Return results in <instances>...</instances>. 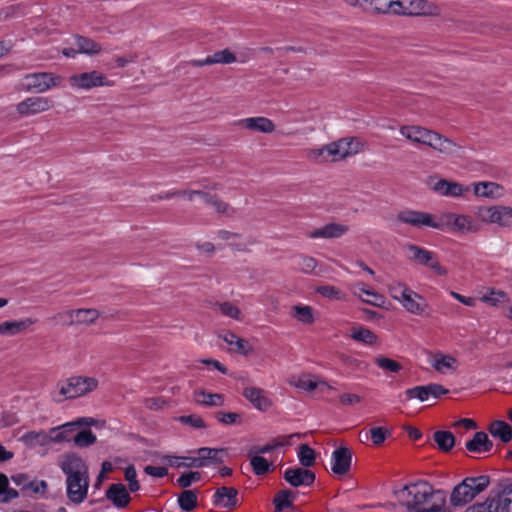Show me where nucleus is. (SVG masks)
<instances>
[{
	"label": "nucleus",
	"instance_id": "obj_1",
	"mask_svg": "<svg viewBox=\"0 0 512 512\" xmlns=\"http://www.w3.org/2000/svg\"><path fill=\"white\" fill-rule=\"evenodd\" d=\"M393 494L409 512H449L447 493L427 481L407 484Z\"/></svg>",
	"mask_w": 512,
	"mask_h": 512
},
{
	"label": "nucleus",
	"instance_id": "obj_2",
	"mask_svg": "<svg viewBox=\"0 0 512 512\" xmlns=\"http://www.w3.org/2000/svg\"><path fill=\"white\" fill-rule=\"evenodd\" d=\"M58 466L66 476V495L68 500L80 505L85 501L89 490V471L86 462L74 452L62 454Z\"/></svg>",
	"mask_w": 512,
	"mask_h": 512
},
{
	"label": "nucleus",
	"instance_id": "obj_3",
	"mask_svg": "<svg viewBox=\"0 0 512 512\" xmlns=\"http://www.w3.org/2000/svg\"><path fill=\"white\" fill-rule=\"evenodd\" d=\"M399 133L412 144L428 146L447 156H457L461 150L453 140L419 125H403Z\"/></svg>",
	"mask_w": 512,
	"mask_h": 512
},
{
	"label": "nucleus",
	"instance_id": "obj_4",
	"mask_svg": "<svg viewBox=\"0 0 512 512\" xmlns=\"http://www.w3.org/2000/svg\"><path fill=\"white\" fill-rule=\"evenodd\" d=\"M98 386L96 377L74 375L58 381L51 392V398L55 403L75 400L94 392Z\"/></svg>",
	"mask_w": 512,
	"mask_h": 512
},
{
	"label": "nucleus",
	"instance_id": "obj_5",
	"mask_svg": "<svg viewBox=\"0 0 512 512\" xmlns=\"http://www.w3.org/2000/svg\"><path fill=\"white\" fill-rule=\"evenodd\" d=\"M403 249L406 259L410 262L430 268L437 276L448 275L447 268L440 263L435 252L415 244H406Z\"/></svg>",
	"mask_w": 512,
	"mask_h": 512
},
{
	"label": "nucleus",
	"instance_id": "obj_6",
	"mask_svg": "<svg viewBox=\"0 0 512 512\" xmlns=\"http://www.w3.org/2000/svg\"><path fill=\"white\" fill-rule=\"evenodd\" d=\"M403 249L406 259L410 262L430 268L437 276L448 275L447 268L440 263L435 252L415 244H406Z\"/></svg>",
	"mask_w": 512,
	"mask_h": 512
},
{
	"label": "nucleus",
	"instance_id": "obj_7",
	"mask_svg": "<svg viewBox=\"0 0 512 512\" xmlns=\"http://www.w3.org/2000/svg\"><path fill=\"white\" fill-rule=\"evenodd\" d=\"M97 420L92 417H79L50 429L51 443H63L73 440L77 428L95 426Z\"/></svg>",
	"mask_w": 512,
	"mask_h": 512
},
{
	"label": "nucleus",
	"instance_id": "obj_8",
	"mask_svg": "<svg viewBox=\"0 0 512 512\" xmlns=\"http://www.w3.org/2000/svg\"><path fill=\"white\" fill-rule=\"evenodd\" d=\"M172 196H181L187 198L189 201H194L196 197H199L203 203L209 205L214 208V210L224 216H233L235 214V209L230 207V205L223 200L219 199L217 196L210 194L207 191L202 190H183L178 191L172 194Z\"/></svg>",
	"mask_w": 512,
	"mask_h": 512
},
{
	"label": "nucleus",
	"instance_id": "obj_9",
	"mask_svg": "<svg viewBox=\"0 0 512 512\" xmlns=\"http://www.w3.org/2000/svg\"><path fill=\"white\" fill-rule=\"evenodd\" d=\"M68 83L75 90H91L112 85L103 73L96 70L73 74L68 78Z\"/></svg>",
	"mask_w": 512,
	"mask_h": 512
},
{
	"label": "nucleus",
	"instance_id": "obj_10",
	"mask_svg": "<svg viewBox=\"0 0 512 512\" xmlns=\"http://www.w3.org/2000/svg\"><path fill=\"white\" fill-rule=\"evenodd\" d=\"M478 217L485 224H496L500 227L512 226V207L493 205L478 209Z\"/></svg>",
	"mask_w": 512,
	"mask_h": 512
},
{
	"label": "nucleus",
	"instance_id": "obj_11",
	"mask_svg": "<svg viewBox=\"0 0 512 512\" xmlns=\"http://www.w3.org/2000/svg\"><path fill=\"white\" fill-rule=\"evenodd\" d=\"M439 224H442V229H449L452 232L460 234H469L478 231V225L469 215L446 213L439 220Z\"/></svg>",
	"mask_w": 512,
	"mask_h": 512
},
{
	"label": "nucleus",
	"instance_id": "obj_12",
	"mask_svg": "<svg viewBox=\"0 0 512 512\" xmlns=\"http://www.w3.org/2000/svg\"><path fill=\"white\" fill-rule=\"evenodd\" d=\"M54 106L51 98L30 96L19 102L15 109L21 117H31L49 111Z\"/></svg>",
	"mask_w": 512,
	"mask_h": 512
},
{
	"label": "nucleus",
	"instance_id": "obj_13",
	"mask_svg": "<svg viewBox=\"0 0 512 512\" xmlns=\"http://www.w3.org/2000/svg\"><path fill=\"white\" fill-rule=\"evenodd\" d=\"M362 143L355 138L346 137L329 143V154L332 162H338L362 151Z\"/></svg>",
	"mask_w": 512,
	"mask_h": 512
},
{
	"label": "nucleus",
	"instance_id": "obj_14",
	"mask_svg": "<svg viewBox=\"0 0 512 512\" xmlns=\"http://www.w3.org/2000/svg\"><path fill=\"white\" fill-rule=\"evenodd\" d=\"M26 84V91H33L36 93H44L53 87L58 86L62 77L48 72H39L27 74L24 77Z\"/></svg>",
	"mask_w": 512,
	"mask_h": 512
},
{
	"label": "nucleus",
	"instance_id": "obj_15",
	"mask_svg": "<svg viewBox=\"0 0 512 512\" xmlns=\"http://www.w3.org/2000/svg\"><path fill=\"white\" fill-rule=\"evenodd\" d=\"M100 316L98 310L93 308L67 310L56 315V318L64 325H89L93 324Z\"/></svg>",
	"mask_w": 512,
	"mask_h": 512
},
{
	"label": "nucleus",
	"instance_id": "obj_16",
	"mask_svg": "<svg viewBox=\"0 0 512 512\" xmlns=\"http://www.w3.org/2000/svg\"><path fill=\"white\" fill-rule=\"evenodd\" d=\"M397 220L414 227H431L441 230L442 224L431 214L415 210H404L397 214Z\"/></svg>",
	"mask_w": 512,
	"mask_h": 512
},
{
	"label": "nucleus",
	"instance_id": "obj_17",
	"mask_svg": "<svg viewBox=\"0 0 512 512\" xmlns=\"http://www.w3.org/2000/svg\"><path fill=\"white\" fill-rule=\"evenodd\" d=\"M390 14L419 16L431 14L426 0H392Z\"/></svg>",
	"mask_w": 512,
	"mask_h": 512
},
{
	"label": "nucleus",
	"instance_id": "obj_18",
	"mask_svg": "<svg viewBox=\"0 0 512 512\" xmlns=\"http://www.w3.org/2000/svg\"><path fill=\"white\" fill-rule=\"evenodd\" d=\"M449 392L447 388L437 383H430L427 385H419L409 388L405 391L406 400L417 399L420 402L428 401L429 399H438L442 395Z\"/></svg>",
	"mask_w": 512,
	"mask_h": 512
},
{
	"label": "nucleus",
	"instance_id": "obj_19",
	"mask_svg": "<svg viewBox=\"0 0 512 512\" xmlns=\"http://www.w3.org/2000/svg\"><path fill=\"white\" fill-rule=\"evenodd\" d=\"M191 453L197 455L199 467L203 468L223 463L227 450L224 448L201 447L191 451Z\"/></svg>",
	"mask_w": 512,
	"mask_h": 512
},
{
	"label": "nucleus",
	"instance_id": "obj_20",
	"mask_svg": "<svg viewBox=\"0 0 512 512\" xmlns=\"http://www.w3.org/2000/svg\"><path fill=\"white\" fill-rule=\"evenodd\" d=\"M429 363L436 372L443 375L455 373L459 367V361L454 356L440 351L431 356Z\"/></svg>",
	"mask_w": 512,
	"mask_h": 512
},
{
	"label": "nucleus",
	"instance_id": "obj_21",
	"mask_svg": "<svg viewBox=\"0 0 512 512\" xmlns=\"http://www.w3.org/2000/svg\"><path fill=\"white\" fill-rule=\"evenodd\" d=\"M496 509L501 512H512V483H500L491 491Z\"/></svg>",
	"mask_w": 512,
	"mask_h": 512
},
{
	"label": "nucleus",
	"instance_id": "obj_22",
	"mask_svg": "<svg viewBox=\"0 0 512 512\" xmlns=\"http://www.w3.org/2000/svg\"><path fill=\"white\" fill-rule=\"evenodd\" d=\"M235 125L249 131L265 134L272 133L275 130V124L273 121L264 116L239 119L235 122Z\"/></svg>",
	"mask_w": 512,
	"mask_h": 512
},
{
	"label": "nucleus",
	"instance_id": "obj_23",
	"mask_svg": "<svg viewBox=\"0 0 512 512\" xmlns=\"http://www.w3.org/2000/svg\"><path fill=\"white\" fill-rule=\"evenodd\" d=\"M346 4L371 14H390L392 0H343Z\"/></svg>",
	"mask_w": 512,
	"mask_h": 512
},
{
	"label": "nucleus",
	"instance_id": "obj_24",
	"mask_svg": "<svg viewBox=\"0 0 512 512\" xmlns=\"http://www.w3.org/2000/svg\"><path fill=\"white\" fill-rule=\"evenodd\" d=\"M352 454L349 448H336L331 456V470L336 475L346 474L351 467Z\"/></svg>",
	"mask_w": 512,
	"mask_h": 512
},
{
	"label": "nucleus",
	"instance_id": "obj_25",
	"mask_svg": "<svg viewBox=\"0 0 512 512\" xmlns=\"http://www.w3.org/2000/svg\"><path fill=\"white\" fill-rule=\"evenodd\" d=\"M289 384L295 388L303 391L311 392L317 388L332 389V386L326 381L320 380L317 376L311 374H302L298 376H292L289 379Z\"/></svg>",
	"mask_w": 512,
	"mask_h": 512
},
{
	"label": "nucleus",
	"instance_id": "obj_26",
	"mask_svg": "<svg viewBox=\"0 0 512 512\" xmlns=\"http://www.w3.org/2000/svg\"><path fill=\"white\" fill-rule=\"evenodd\" d=\"M218 237L227 243L231 249L239 252H248L250 246L256 243L253 237L244 238L240 234L232 233L226 230H220Z\"/></svg>",
	"mask_w": 512,
	"mask_h": 512
},
{
	"label": "nucleus",
	"instance_id": "obj_27",
	"mask_svg": "<svg viewBox=\"0 0 512 512\" xmlns=\"http://www.w3.org/2000/svg\"><path fill=\"white\" fill-rule=\"evenodd\" d=\"M348 231V226L340 223H328L306 233L310 239H332L339 238Z\"/></svg>",
	"mask_w": 512,
	"mask_h": 512
},
{
	"label": "nucleus",
	"instance_id": "obj_28",
	"mask_svg": "<svg viewBox=\"0 0 512 512\" xmlns=\"http://www.w3.org/2000/svg\"><path fill=\"white\" fill-rule=\"evenodd\" d=\"M284 479L293 487L310 486L315 481V474L304 468H288Z\"/></svg>",
	"mask_w": 512,
	"mask_h": 512
},
{
	"label": "nucleus",
	"instance_id": "obj_29",
	"mask_svg": "<svg viewBox=\"0 0 512 512\" xmlns=\"http://www.w3.org/2000/svg\"><path fill=\"white\" fill-rule=\"evenodd\" d=\"M243 396L252 406L262 412L267 411L272 406V401L266 396V392L258 387H246L243 390Z\"/></svg>",
	"mask_w": 512,
	"mask_h": 512
},
{
	"label": "nucleus",
	"instance_id": "obj_30",
	"mask_svg": "<svg viewBox=\"0 0 512 512\" xmlns=\"http://www.w3.org/2000/svg\"><path fill=\"white\" fill-rule=\"evenodd\" d=\"M475 196L489 199H499L504 196V187L496 182L482 181L472 184Z\"/></svg>",
	"mask_w": 512,
	"mask_h": 512
},
{
	"label": "nucleus",
	"instance_id": "obj_31",
	"mask_svg": "<svg viewBox=\"0 0 512 512\" xmlns=\"http://www.w3.org/2000/svg\"><path fill=\"white\" fill-rule=\"evenodd\" d=\"M433 190L446 197H462L470 190V188L458 182L440 179L433 184Z\"/></svg>",
	"mask_w": 512,
	"mask_h": 512
},
{
	"label": "nucleus",
	"instance_id": "obj_32",
	"mask_svg": "<svg viewBox=\"0 0 512 512\" xmlns=\"http://www.w3.org/2000/svg\"><path fill=\"white\" fill-rule=\"evenodd\" d=\"M400 304L407 312L414 315H423L428 308L424 297L411 289L407 294H404Z\"/></svg>",
	"mask_w": 512,
	"mask_h": 512
},
{
	"label": "nucleus",
	"instance_id": "obj_33",
	"mask_svg": "<svg viewBox=\"0 0 512 512\" xmlns=\"http://www.w3.org/2000/svg\"><path fill=\"white\" fill-rule=\"evenodd\" d=\"M300 436L301 435L299 433H293L290 435L279 436L277 438L272 439L269 443H267L265 445L252 447L249 450L248 454L252 455V454L271 453L278 448L290 446L292 444V439L299 438Z\"/></svg>",
	"mask_w": 512,
	"mask_h": 512
},
{
	"label": "nucleus",
	"instance_id": "obj_34",
	"mask_svg": "<svg viewBox=\"0 0 512 512\" xmlns=\"http://www.w3.org/2000/svg\"><path fill=\"white\" fill-rule=\"evenodd\" d=\"M477 495L468 484L466 479L456 485L450 495L451 504L455 507L464 506L472 501Z\"/></svg>",
	"mask_w": 512,
	"mask_h": 512
},
{
	"label": "nucleus",
	"instance_id": "obj_35",
	"mask_svg": "<svg viewBox=\"0 0 512 512\" xmlns=\"http://www.w3.org/2000/svg\"><path fill=\"white\" fill-rule=\"evenodd\" d=\"M219 337L229 346L230 351L234 353L247 356L253 351L251 344L247 340L233 332H225Z\"/></svg>",
	"mask_w": 512,
	"mask_h": 512
},
{
	"label": "nucleus",
	"instance_id": "obj_36",
	"mask_svg": "<svg viewBox=\"0 0 512 512\" xmlns=\"http://www.w3.org/2000/svg\"><path fill=\"white\" fill-rule=\"evenodd\" d=\"M105 495L116 508L126 507L131 499L125 485L122 483L110 485Z\"/></svg>",
	"mask_w": 512,
	"mask_h": 512
},
{
	"label": "nucleus",
	"instance_id": "obj_37",
	"mask_svg": "<svg viewBox=\"0 0 512 512\" xmlns=\"http://www.w3.org/2000/svg\"><path fill=\"white\" fill-rule=\"evenodd\" d=\"M465 448L471 453H488L493 448V443L485 432H476L472 439L465 443Z\"/></svg>",
	"mask_w": 512,
	"mask_h": 512
},
{
	"label": "nucleus",
	"instance_id": "obj_38",
	"mask_svg": "<svg viewBox=\"0 0 512 512\" xmlns=\"http://www.w3.org/2000/svg\"><path fill=\"white\" fill-rule=\"evenodd\" d=\"M352 290L355 295H358L362 301L374 305V306H382L385 301L383 295L370 290L366 287V285L362 282H356L352 285Z\"/></svg>",
	"mask_w": 512,
	"mask_h": 512
},
{
	"label": "nucleus",
	"instance_id": "obj_39",
	"mask_svg": "<svg viewBox=\"0 0 512 512\" xmlns=\"http://www.w3.org/2000/svg\"><path fill=\"white\" fill-rule=\"evenodd\" d=\"M188 456L163 455L161 461L173 468H200L196 454Z\"/></svg>",
	"mask_w": 512,
	"mask_h": 512
},
{
	"label": "nucleus",
	"instance_id": "obj_40",
	"mask_svg": "<svg viewBox=\"0 0 512 512\" xmlns=\"http://www.w3.org/2000/svg\"><path fill=\"white\" fill-rule=\"evenodd\" d=\"M35 321L31 318L5 321L0 323V335L15 336L27 330Z\"/></svg>",
	"mask_w": 512,
	"mask_h": 512
},
{
	"label": "nucleus",
	"instance_id": "obj_41",
	"mask_svg": "<svg viewBox=\"0 0 512 512\" xmlns=\"http://www.w3.org/2000/svg\"><path fill=\"white\" fill-rule=\"evenodd\" d=\"M237 490L230 487L218 488L214 494V503L225 508L234 507L237 504Z\"/></svg>",
	"mask_w": 512,
	"mask_h": 512
},
{
	"label": "nucleus",
	"instance_id": "obj_42",
	"mask_svg": "<svg viewBox=\"0 0 512 512\" xmlns=\"http://www.w3.org/2000/svg\"><path fill=\"white\" fill-rule=\"evenodd\" d=\"M20 440L29 447L47 446L51 444L50 431H29L23 434Z\"/></svg>",
	"mask_w": 512,
	"mask_h": 512
},
{
	"label": "nucleus",
	"instance_id": "obj_43",
	"mask_svg": "<svg viewBox=\"0 0 512 512\" xmlns=\"http://www.w3.org/2000/svg\"><path fill=\"white\" fill-rule=\"evenodd\" d=\"M488 430L493 437L498 438L503 443H508L512 440V427L504 421H493L489 425Z\"/></svg>",
	"mask_w": 512,
	"mask_h": 512
},
{
	"label": "nucleus",
	"instance_id": "obj_44",
	"mask_svg": "<svg viewBox=\"0 0 512 512\" xmlns=\"http://www.w3.org/2000/svg\"><path fill=\"white\" fill-rule=\"evenodd\" d=\"M350 337L354 341L363 343L365 345H373L378 340L377 335L372 330L364 326L353 327Z\"/></svg>",
	"mask_w": 512,
	"mask_h": 512
},
{
	"label": "nucleus",
	"instance_id": "obj_45",
	"mask_svg": "<svg viewBox=\"0 0 512 512\" xmlns=\"http://www.w3.org/2000/svg\"><path fill=\"white\" fill-rule=\"evenodd\" d=\"M194 399L198 404L219 407L224 404V396L218 393H209L205 390L196 391Z\"/></svg>",
	"mask_w": 512,
	"mask_h": 512
},
{
	"label": "nucleus",
	"instance_id": "obj_46",
	"mask_svg": "<svg viewBox=\"0 0 512 512\" xmlns=\"http://www.w3.org/2000/svg\"><path fill=\"white\" fill-rule=\"evenodd\" d=\"M75 43L78 47V52L80 54L92 56L99 54L102 50V47L99 43L83 36H75Z\"/></svg>",
	"mask_w": 512,
	"mask_h": 512
},
{
	"label": "nucleus",
	"instance_id": "obj_47",
	"mask_svg": "<svg viewBox=\"0 0 512 512\" xmlns=\"http://www.w3.org/2000/svg\"><path fill=\"white\" fill-rule=\"evenodd\" d=\"M373 361L384 373L398 374L403 369L401 363L384 355H377Z\"/></svg>",
	"mask_w": 512,
	"mask_h": 512
},
{
	"label": "nucleus",
	"instance_id": "obj_48",
	"mask_svg": "<svg viewBox=\"0 0 512 512\" xmlns=\"http://www.w3.org/2000/svg\"><path fill=\"white\" fill-rule=\"evenodd\" d=\"M292 316L300 323L310 325L314 322V309L309 305H294Z\"/></svg>",
	"mask_w": 512,
	"mask_h": 512
},
{
	"label": "nucleus",
	"instance_id": "obj_49",
	"mask_svg": "<svg viewBox=\"0 0 512 512\" xmlns=\"http://www.w3.org/2000/svg\"><path fill=\"white\" fill-rule=\"evenodd\" d=\"M433 438L438 448L443 452L450 451L455 445V437L450 431H436Z\"/></svg>",
	"mask_w": 512,
	"mask_h": 512
},
{
	"label": "nucleus",
	"instance_id": "obj_50",
	"mask_svg": "<svg viewBox=\"0 0 512 512\" xmlns=\"http://www.w3.org/2000/svg\"><path fill=\"white\" fill-rule=\"evenodd\" d=\"M249 456L251 457L250 465L255 475L261 476L270 471L272 464L266 458L261 456V454H252Z\"/></svg>",
	"mask_w": 512,
	"mask_h": 512
},
{
	"label": "nucleus",
	"instance_id": "obj_51",
	"mask_svg": "<svg viewBox=\"0 0 512 512\" xmlns=\"http://www.w3.org/2000/svg\"><path fill=\"white\" fill-rule=\"evenodd\" d=\"M178 505L183 511H192L197 506V493L193 490H184L178 496Z\"/></svg>",
	"mask_w": 512,
	"mask_h": 512
},
{
	"label": "nucleus",
	"instance_id": "obj_52",
	"mask_svg": "<svg viewBox=\"0 0 512 512\" xmlns=\"http://www.w3.org/2000/svg\"><path fill=\"white\" fill-rule=\"evenodd\" d=\"M19 496L18 492L9 487V480L5 474L0 473V502L7 503Z\"/></svg>",
	"mask_w": 512,
	"mask_h": 512
},
{
	"label": "nucleus",
	"instance_id": "obj_53",
	"mask_svg": "<svg viewBox=\"0 0 512 512\" xmlns=\"http://www.w3.org/2000/svg\"><path fill=\"white\" fill-rule=\"evenodd\" d=\"M307 158L315 163H326L331 161L329 144L308 150Z\"/></svg>",
	"mask_w": 512,
	"mask_h": 512
},
{
	"label": "nucleus",
	"instance_id": "obj_54",
	"mask_svg": "<svg viewBox=\"0 0 512 512\" xmlns=\"http://www.w3.org/2000/svg\"><path fill=\"white\" fill-rule=\"evenodd\" d=\"M316 293L329 300H344L345 294L333 285H321L316 287Z\"/></svg>",
	"mask_w": 512,
	"mask_h": 512
},
{
	"label": "nucleus",
	"instance_id": "obj_55",
	"mask_svg": "<svg viewBox=\"0 0 512 512\" xmlns=\"http://www.w3.org/2000/svg\"><path fill=\"white\" fill-rule=\"evenodd\" d=\"M297 457L303 467H311L315 463V452L307 444H302L299 447Z\"/></svg>",
	"mask_w": 512,
	"mask_h": 512
},
{
	"label": "nucleus",
	"instance_id": "obj_56",
	"mask_svg": "<svg viewBox=\"0 0 512 512\" xmlns=\"http://www.w3.org/2000/svg\"><path fill=\"white\" fill-rule=\"evenodd\" d=\"M507 299V293L502 290L489 289L487 293L480 297V301L491 306H497L503 300Z\"/></svg>",
	"mask_w": 512,
	"mask_h": 512
},
{
	"label": "nucleus",
	"instance_id": "obj_57",
	"mask_svg": "<svg viewBox=\"0 0 512 512\" xmlns=\"http://www.w3.org/2000/svg\"><path fill=\"white\" fill-rule=\"evenodd\" d=\"M96 440L97 437L91 430H82L73 437L74 444L79 448L91 446Z\"/></svg>",
	"mask_w": 512,
	"mask_h": 512
},
{
	"label": "nucleus",
	"instance_id": "obj_58",
	"mask_svg": "<svg viewBox=\"0 0 512 512\" xmlns=\"http://www.w3.org/2000/svg\"><path fill=\"white\" fill-rule=\"evenodd\" d=\"M468 484L471 486L476 495L484 491L490 483V478L487 475H480L477 477L465 478Z\"/></svg>",
	"mask_w": 512,
	"mask_h": 512
},
{
	"label": "nucleus",
	"instance_id": "obj_59",
	"mask_svg": "<svg viewBox=\"0 0 512 512\" xmlns=\"http://www.w3.org/2000/svg\"><path fill=\"white\" fill-rule=\"evenodd\" d=\"M273 502L276 512H281L286 508H290L292 506L291 492L288 490L278 492Z\"/></svg>",
	"mask_w": 512,
	"mask_h": 512
},
{
	"label": "nucleus",
	"instance_id": "obj_60",
	"mask_svg": "<svg viewBox=\"0 0 512 512\" xmlns=\"http://www.w3.org/2000/svg\"><path fill=\"white\" fill-rule=\"evenodd\" d=\"M317 266H318V261L312 256L302 255L299 258L298 267H299V270L304 274L316 273L315 270H316Z\"/></svg>",
	"mask_w": 512,
	"mask_h": 512
},
{
	"label": "nucleus",
	"instance_id": "obj_61",
	"mask_svg": "<svg viewBox=\"0 0 512 512\" xmlns=\"http://www.w3.org/2000/svg\"><path fill=\"white\" fill-rule=\"evenodd\" d=\"M388 290L391 297L401 303V300L404 298V294H407L410 291V288L400 281H394L389 285Z\"/></svg>",
	"mask_w": 512,
	"mask_h": 512
},
{
	"label": "nucleus",
	"instance_id": "obj_62",
	"mask_svg": "<svg viewBox=\"0 0 512 512\" xmlns=\"http://www.w3.org/2000/svg\"><path fill=\"white\" fill-rule=\"evenodd\" d=\"M212 64H231L236 62V56L228 49L217 51L210 55Z\"/></svg>",
	"mask_w": 512,
	"mask_h": 512
},
{
	"label": "nucleus",
	"instance_id": "obj_63",
	"mask_svg": "<svg viewBox=\"0 0 512 512\" xmlns=\"http://www.w3.org/2000/svg\"><path fill=\"white\" fill-rule=\"evenodd\" d=\"M465 512H498V510L490 494L485 502L473 504L468 507Z\"/></svg>",
	"mask_w": 512,
	"mask_h": 512
},
{
	"label": "nucleus",
	"instance_id": "obj_64",
	"mask_svg": "<svg viewBox=\"0 0 512 512\" xmlns=\"http://www.w3.org/2000/svg\"><path fill=\"white\" fill-rule=\"evenodd\" d=\"M371 440L374 445H381L387 437L391 436V430L383 427H373L370 429Z\"/></svg>",
	"mask_w": 512,
	"mask_h": 512
}]
</instances>
